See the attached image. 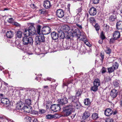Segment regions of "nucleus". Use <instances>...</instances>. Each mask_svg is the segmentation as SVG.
<instances>
[{"instance_id": "nucleus-1", "label": "nucleus", "mask_w": 122, "mask_h": 122, "mask_svg": "<svg viewBox=\"0 0 122 122\" xmlns=\"http://www.w3.org/2000/svg\"><path fill=\"white\" fill-rule=\"evenodd\" d=\"M73 109L72 106L70 104L63 107V116L66 117L70 115L72 112Z\"/></svg>"}, {"instance_id": "nucleus-2", "label": "nucleus", "mask_w": 122, "mask_h": 122, "mask_svg": "<svg viewBox=\"0 0 122 122\" xmlns=\"http://www.w3.org/2000/svg\"><path fill=\"white\" fill-rule=\"evenodd\" d=\"M78 99L75 97L72 96H70L68 98V101L69 102H72L71 105L72 107H74L77 109H80L81 107V105L80 103L78 101Z\"/></svg>"}, {"instance_id": "nucleus-3", "label": "nucleus", "mask_w": 122, "mask_h": 122, "mask_svg": "<svg viewBox=\"0 0 122 122\" xmlns=\"http://www.w3.org/2000/svg\"><path fill=\"white\" fill-rule=\"evenodd\" d=\"M45 37L44 34H41L38 36L35 37V43L36 45H39L41 42H45Z\"/></svg>"}, {"instance_id": "nucleus-4", "label": "nucleus", "mask_w": 122, "mask_h": 122, "mask_svg": "<svg viewBox=\"0 0 122 122\" xmlns=\"http://www.w3.org/2000/svg\"><path fill=\"white\" fill-rule=\"evenodd\" d=\"M23 43L25 45H32L33 41L32 37L24 36L22 39Z\"/></svg>"}, {"instance_id": "nucleus-5", "label": "nucleus", "mask_w": 122, "mask_h": 122, "mask_svg": "<svg viewBox=\"0 0 122 122\" xmlns=\"http://www.w3.org/2000/svg\"><path fill=\"white\" fill-rule=\"evenodd\" d=\"M100 81L98 79L95 80L93 82L94 86H92L91 90L93 92H96L98 89V86L100 85Z\"/></svg>"}, {"instance_id": "nucleus-6", "label": "nucleus", "mask_w": 122, "mask_h": 122, "mask_svg": "<svg viewBox=\"0 0 122 122\" xmlns=\"http://www.w3.org/2000/svg\"><path fill=\"white\" fill-rule=\"evenodd\" d=\"M113 38L110 39V41L111 43H113L115 40H116L120 37V33L118 31H115L113 33Z\"/></svg>"}, {"instance_id": "nucleus-7", "label": "nucleus", "mask_w": 122, "mask_h": 122, "mask_svg": "<svg viewBox=\"0 0 122 122\" xmlns=\"http://www.w3.org/2000/svg\"><path fill=\"white\" fill-rule=\"evenodd\" d=\"M51 32V28L49 26H44L42 29V32L44 35L49 34Z\"/></svg>"}, {"instance_id": "nucleus-8", "label": "nucleus", "mask_w": 122, "mask_h": 122, "mask_svg": "<svg viewBox=\"0 0 122 122\" xmlns=\"http://www.w3.org/2000/svg\"><path fill=\"white\" fill-rule=\"evenodd\" d=\"M51 109L52 111L56 112L59 111L61 108L59 104H53L52 105L51 107Z\"/></svg>"}, {"instance_id": "nucleus-9", "label": "nucleus", "mask_w": 122, "mask_h": 122, "mask_svg": "<svg viewBox=\"0 0 122 122\" xmlns=\"http://www.w3.org/2000/svg\"><path fill=\"white\" fill-rule=\"evenodd\" d=\"M58 101L60 105H64L68 102L67 99L65 96H63L61 99H59Z\"/></svg>"}, {"instance_id": "nucleus-10", "label": "nucleus", "mask_w": 122, "mask_h": 122, "mask_svg": "<svg viewBox=\"0 0 122 122\" xmlns=\"http://www.w3.org/2000/svg\"><path fill=\"white\" fill-rule=\"evenodd\" d=\"M118 94V91L116 90L113 89L111 91L110 96L114 98L116 97Z\"/></svg>"}, {"instance_id": "nucleus-11", "label": "nucleus", "mask_w": 122, "mask_h": 122, "mask_svg": "<svg viewBox=\"0 0 122 122\" xmlns=\"http://www.w3.org/2000/svg\"><path fill=\"white\" fill-rule=\"evenodd\" d=\"M56 15L58 17L61 18L63 17L64 15L63 10L61 9H59L57 10L56 12Z\"/></svg>"}, {"instance_id": "nucleus-12", "label": "nucleus", "mask_w": 122, "mask_h": 122, "mask_svg": "<svg viewBox=\"0 0 122 122\" xmlns=\"http://www.w3.org/2000/svg\"><path fill=\"white\" fill-rule=\"evenodd\" d=\"M22 110L25 112L29 113L32 112V108L30 106H25L22 108Z\"/></svg>"}, {"instance_id": "nucleus-13", "label": "nucleus", "mask_w": 122, "mask_h": 122, "mask_svg": "<svg viewBox=\"0 0 122 122\" xmlns=\"http://www.w3.org/2000/svg\"><path fill=\"white\" fill-rule=\"evenodd\" d=\"M72 34L73 36H77L78 38H79L81 35V32L78 29H75L74 30L73 29Z\"/></svg>"}, {"instance_id": "nucleus-14", "label": "nucleus", "mask_w": 122, "mask_h": 122, "mask_svg": "<svg viewBox=\"0 0 122 122\" xmlns=\"http://www.w3.org/2000/svg\"><path fill=\"white\" fill-rule=\"evenodd\" d=\"M27 29L30 34L31 36L35 34L36 30L34 26L31 25L29 26Z\"/></svg>"}, {"instance_id": "nucleus-15", "label": "nucleus", "mask_w": 122, "mask_h": 122, "mask_svg": "<svg viewBox=\"0 0 122 122\" xmlns=\"http://www.w3.org/2000/svg\"><path fill=\"white\" fill-rule=\"evenodd\" d=\"M90 116V113L87 111H85L83 114L82 116V119L85 120V121L87 120V119L89 118Z\"/></svg>"}, {"instance_id": "nucleus-16", "label": "nucleus", "mask_w": 122, "mask_h": 122, "mask_svg": "<svg viewBox=\"0 0 122 122\" xmlns=\"http://www.w3.org/2000/svg\"><path fill=\"white\" fill-rule=\"evenodd\" d=\"M97 12V11L95 8L92 7L89 10V13L91 15H95Z\"/></svg>"}, {"instance_id": "nucleus-17", "label": "nucleus", "mask_w": 122, "mask_h": 122, "mask_svg": "<svg viewBox=\"0 0 122 122\" xmlns=\"http://www.w3.org/2000/svg\"><path fill=\"white\" fill-rule=\"evenodd\" d=\"M1 101L2 103L5 106L8 105L7 106L9 105L10 102L8 99L4 98H1Z\"/></svg>"}, {"instance_id": "nucleus-18", "label": "nucleus", "mask_w": 122, "mask_h": 122, "mask_svg": "<svg viewBox=\"0 0 122 122\" xmlns=\"http://www.w3.org/2000/svg\"><path fill=\"white\" fill-rule=\"evenodd\" d=\"M51 36L52 39L54 40H56L59 37L58 34L55 31L52 32L51 33Z\"/></svg>"}, {"instance_id": "nucleus-19", "label": "nucleus", "mask_w": 122, "mask_h": 122, "mask_svg": "<svg viewBox=\"0 0 122 122\" xmlns=\"http://www.w3.org/2000/svg\"><path fill=\"white\" fill-rule=\"evenodd\" d=\"M113 112L112 109L110 108L106 109L105 111V114L107 116H110L113 113Z\"/></svg>"}, {"instance_id": "nucleus-20", "label": "nucleus", "mask_w": 122, "mask_h": 122, "mask_svg": "<svg viewBox=\"0 0 122 122\" xmlns=\"http://www.w3.org/2000/svg\"><path fill=\"white\" fill-rule=\"evenodd\" d=\"M81 13H77L75 17L74 21L75 23H78L80 22V18L81 15Z\"/></svg>"}, {"instance_id": "nucleus-21", "label": "nucleus", "mask_w": 122, "mask_h": 122, "mask_svg": "<svg viewBox=\"0 0 122 122\" xmlns=\"http://www.w3.org/2000/svg\"><path fill=\"white\" fill-rule=\"evenodd\" d=\"M44 7L46 9L49 8L51 6L50 2L48 0L45 1L43 5Z\"/></svg>"}, {"instance_id": "nucleus-22", "label": "nucleus", "mask_w": 122, "mask_h": 122, "mask_svg": "<svg viewBox=\"0 0 122 122\" xmlns=\"http://www.w3.org/2000/svg\"><path fill=\"white\" fill-rule=\"evenodd\" d=\"M6 34L7 37L10 38L13 37V32L11 30L8 31L7 32Z\"/></svg>"}, {"instance_id": "nucleus-23", "label": "nucleus", "mask_w": 122, "mask_h": 122, "mask_svg": "<svg viewBox=\"0 0 122 122\" xmlns=\"http://www.w3.org/2000/svg\"><path fill=\"white\" fill-rule=\"evenodd\" d=\"M116 27L118 29H122V21H119L117 23Z\"/></svg>"}, {"instance_id": "nucleus-24", "label": "nucleus", "mask_w": 122, "mask_h": 122, "mask_svg": "<svg viewBox=\"0 0 122 122\" xmlns=\"http://www.w3.org/2000/svg\"><path fill=\"white\" fill-rule=\"evenodd\" d=\"M24 34L25 36L29 37V36H31V35L28 29H25L24 30Z\"/></svg>"}, {"instance_id": "nucleus-25", "label": "nucleus", "mask_w": 122, "mask_h": 122, "mask_svg": "<svg viewBox=\"0 0 122 122\" xmlns=\"http://www.w3.org/2000/svg\"><path fill=\"white\" fill-rule=\"evenodd\" d=\"M70 29V27L68 25H66L64 27L63 29V31L65 33H67L68 34L67 32L69 31Z\"/></svg>"}, {"instance_id": "nucleus-26", "label": "nucleus", "mask_w": 122, "mask_h": 122, "mask_svg": "<svg viewBox=\"0 0 122 122\" xmlns=\"http://www.w3.org/2000/svg\"><path fill=\"white\" fill-rule=\"evenodd\" d=\"M24 119L27 122H30L31 120V117L28 116L24 117Z\"/></svg>"}, {"instance_id": "nucleus-27", "label": "nucleus", "mask_w": 122, "mask_h": 122, "mask_svg": "<svg viewBox=\"0 0 122 122\" xmlns=\"http://www.w3.org/2000/svg\"><path fill=\"white\" fill-rule=\"evenodd\" d=\"M59 37H60V39H63L65 36V33L62 31L60 32L58 34Z\"/></svg>"}, {"instance_id": "nucleus-28", "label": "nucleus", "mask_w": 122, "mask_h": 122, "mask_svg": "<svg viewBox=\"0 0 122 122\" xmlns=\"http://www.w3.org/2000/svg\"><path fill=\"white\" fill-rule=\"evenodd\" d=\"M56 115H57L56 114L53 115H52L51 114L48 115L46 116V119H50L51 118H55V117Z\"/></svg>"}, {"instance_id": "nucleus-29", "label": "nucleus", "mask_w": 122, "mask_h": 122, "mask_svg": "<svg viewBox=\"0 0 122 122\" xmlns=\"http://www.w3.org/2000/svg\"><path fill=\"white\" fill-rule=\"evenodd\" d=\"M84 103L85 105H89L91 103L90 100L88 98H86L85 99Z\"/></svg>"}, {"instance_id": "nucleus-30", "label": "nucleus", "mask_w": 122, "mask_h": 122, "mask_svg": "<svg viewBox=\"0 0 122 122\" xmlns=\"http://www.w3.org/2000/svg\"><path fill=\"white\" fill-rule=\"evenodd\" d=\"M118 64L117 62L114 63H113L112 65V66L113 68H114L115 70L117 69L118 67Z\"/></svg>"}, {"instance_id": "nucleus-31", "label": "nucleus", "mask_w": 122, "mask_h": 122, "mask_svg": "<svg viewBox=\"0 0 122 122\" xmlns=\"http://www.w3.org/2000/svg\"><path fill=\"white\" fill-rule=\"evenodd\" d=\"M98 118V114L96 113H93L92 115V118L94 120L97 119Z\"/></svg>"}, {"instance_id": "nucleus-32", "label": "nucleus", "mask_w": 122, "mask_h": 122, "mask_svg": "<svg viewBox=\"0 0 122 122\" xmlns=\"http://www.w3.org/2000/svg\"><path fill=\"white\" fill-rule=\"evenodd\" d=\"M22 32L20 31H19L17 32L16 36V38H20L22 37Z\"/></svg>"}, {"instance_id": "nucleus-33", "label": "nucleus", "mask_w": 122, "mask_h": 122, "mask_svg": "<svg viewBox=\"0 0 122 122\" xmlns=\"http://www.w3.org/2000/svg\"><path fill=\"white\" fill-rule=\"evenodd\" d=\"M116 18V15L114 14L110 16L109 17V20L111 21H112L114 20Z\"/></svg>"}, {"instance_id": "nucleus-34", "label": "nucleus", "mask_w": 122, "mask_h": 122, "mask_svg": "<svg viewBox=\"0 0 122 122\" xmlns=\"http://www.w3.org/2000/svg\"><path fill=\"white\" fill-rule=\"evenodd\" d=\"M90 22L93 25H94V24H95L96 21L93 17H92L90 18Z\"/></svg>"}, {"instance_id": "nucleus-35", "label": "nucleus", "mask_w": 122, "mask_h": 122, "mask_svg": "<svg viewBox=\"0 0 122 122\" xmlns=\"http://www.w3.org/2000/svg\"><path fill=\"white\" fill-rule=\"evenodd\" d=\"M0 122H10V121L8 119L4 118L2 117L0 118Z\"/></svg>"}, {"instance_id": "nucleus-36", "label": "nucleus", "mask_w": 122, "mask_h": 122, "mask_svg": "<svg viewBox=\"0 0 122 122\" xmlns=\"http://www.w3.org/2000/svg\"><path fill=\"white\" fill-rule=\"evenodd\" d=\"M107 70L109 73H111L114 71L115 69L113 68L112 66L107 68Z\"/></svg>"}, {"instance_id": "nucleus-37", "label": "nucleus", "mask_w": 122, "mask_h": 122, "mask_svg": "<svg viewBox=\"0 0 122 122\" xmlns=\"http://www.w3.org/2000/svg\"><path fill=\"white\" fill-rule=\"evenodd\" d=\"M82 92V91L81 89H78L77 92H76V97L77 96H79L81 95Z\"/></svg>"}, {"instance_id": "nucleus-38", "label": "nucleus", "mask_w": 122, "mask_h": 122, "mask_svg": "<svg viewBox=\"0 0 122 122\" xmlns=\"http://www.w3.org/2000/svg\"><path fill=\"white\" fill-rule=\"evenodd\" d=\"M25 103L26 105H28V106H30V105L31 104V100L29 99L26 100Z\"/></svg>"}, {"instance_id": "nucleus-39", "label": "nucleus", "mask_w": 122, "mask_h": 122, "mask_svg": "<svg viewBox=\"0 0 122 122\" xmlns=\"http://www.w3.org/2000/svg\"><path fill=\"white\" fill-rule=\"evenodd\" d=\"M105 51L106 54L109 55L111 53V50L109 48L107 47L106 50Z\"/></svg>"}, {"instance_id": "nucleus-40", "label": "nucleus", "mask_w": 122, "mask_h": 122, "mask_svg": "<svg viewBox=\"0 0 122 122\" xmlns=\"http://www.w3.org/2000/svg\"><path fill=\"white\" fill-rule=\"evenodd\" d=\"M41 26L40 25L37 26V32L38 34L39 35L41 34Z\"/></svg>"}, {"instance_id": "nucleus-41", "label": "nucleus", "mask_w": 122, "mask_h": 122, "mask_svg": "<svg viewBox=\"0 0 122 122\" xmlns=\"http://www.w3.org/2000/svg\"><path fill=\"white\" fill-rule=\"evenodd\" d=\"M95 28L96 30L97 31L99 30L100 29V26L97 23H96L94 25Z\"/></svg>"}, {"instance_id": "nucleus-42", "label": "nucleus", "mask_w": 122, "mask_h": 122, "mask_svg": "<svg viewBox=\"0 0 122 122\" xmlns=\"http://www.w3.org/2000/svg\"><path fill=\"white\" fill-rule=\"evenodd\" d=\"M101 71L102 74L107 72L106 69L104 67H103L101 69Z\"/></svg>"}, {"instance_id": "nucleus-43", "label": "nucleus", "mask_w": 122, "mask_h": 122, "mask_svg": "<svg viewBox=\"0 0 122 122\" xmlns=\"http://www.w3.org/2000/svg\"><path fill=\"white\" fill-rule=\"evenodd\" d=\"M113 84L115 86H118L119 85V83L118 81H114Z\"/></svg>"}, {"instance_id": "nucleus-44", "label": "nucleus", "mask_w": 122, "mask_h": 122, "mask_svg": "<svg viewBox=\"0 0 122 122\" xmlns=\"http://www.w3.org/2000/svg\"><path fill=\"white\" fill-rule=\"evenodd\" d=\"M100 36L102 39V40H104L105 39V36L103 31L101 32Z\"/></svg>"}, {"instance_id": "nucleus-45", "label": "nucleus", "mask_w": 122, "mask_h": 122, "mask_svg": "<svg viewBox=\"0 0 122 122\" xmlns=\"http://www.w3.org/2000/svg\"><path fill=\"white\" fill-rule=\"evenodd\" d=\"M105 81L106 82L111 81V79L110 77L109 76H107L105 78Z\"/></svg>"}, {"instance_id": "nucleus-46", "label": "nucleus", "mask_w": 122, "mask_h": 122, "mask_svg": "<svg viewBox=\"0 0 122 122\" xmlns=\"http://www.w3.org/2000/svg\"><path fill=\"white\" fill-rule=\"evenodd\" d=\"M106 122H114V120L112 118L107 119L106 121Z\"/></svg>"}, {"instance_id": "nucleus-47", "label": "nucleus", "mask_w": 122, "mask_h": 122, "mask_svg": "<svg viewBox=\"0 0 122 122\" xmlns=\"http://www.w3.org/2000/svg\"><path fill=\"white\" fill-rule=\"evenodd\" d=\"M39 113L42 114L45 112V111L43 109H40L39 111Z\"/></svg>"}, {"instance_id": "nucleus-48", "label": "nucleus", "mask_w": 122, "mask_h": 122, "mask_svg": "<svg viewBox=\"0 0 122 122\" xmlns=\"http://www.w3.org/2000/svg\"><path fill=\"white\" fill-rule=\"evenodd\" d=\"M39 11L40 12V14H46V12L44 10H39Z\"/></svg>"}, {"instance_id": "nucleus-49", "label": "nucleus", "mask_w": 122, "mask_h": 122, "mask_svg": "<svg viewBox=\"0 0 122 122\" xmlns=\"http://www.w3.org/2000/svg\"><path fill=\"white\" fill-rule=\"evenodd\" d=\"M109 27L108 26L106 25L104 28V30H105L106 31H107L109 30Z\"/></svg>"}, {"instance_id": "nucleus-50", "label": "nucleus", "mask_w": 122, "mask_h": 122, "mask_svg": "<svg viewBox=\"0 0 122 122\" xmlns=\"http://www.w3.org/2000/svg\"><path fill=\"white\" fill-rule=\"evenodd\" d=\"M100 56L102 58V59H101L102 61V62L104 58V53H101L100 54Z\"/></svg>"}, {"instance_id": "nucleus-51", "label": "nucleus", "mask_w": 122, "mask_h": 122, "mask_svg": "<svg viewBox=\"0 0 122 122\" xmlns=\"http://www.w3.org/2000/svg\"><path fill=\"white\" fill-rule=\"evenodd\" d=\"M92 2L94 4H97L99 3V0H92Z\"/></svg>"}, {"instance_id": "nucleus-52", "label": "nucleus", "mask_w": 122, "mask_h": 122, "mask_svg": "<svg viewBox=\"0 0 122 122\" xmlns=\"http://www.w3.org/2000/svg\"><path fill=\"white\" fill-rule=\"evenodd\" d=\"M82 11V9L81 7L78 8V9H77L76 10V12L77 13H81V12Z\"/></svg>"}, {"instance_id": "nucleus-53", "label": "nucleus", "mask_w": 122, "mask_h": 122, "mask_svg": "<svg viewBox=\"0 0 122 122\" xmlns=\"http://www.w3.org/2000/svg\"><path fill=\"white\" fill-rule=\"evenodd\" d=\"M14 25L17 26H20V25L18 23L16 22H15L13 23V24Z\"/></svg>"}, {"instance_id": "nucleus-54", "label": "nucleus", "mask_w": 122, "mask_h": 122, "mask_svg": "<svg viewBox=\"0 0 122 122\" xmlns=\"http://www.w3.org/2000/svg\"><path fill=\"white\" fill-rule=\"evenodd\" d=\"M33 113L35 114L38 115V112L36 111H33Z\"/></svg>"}, {"instance_id": "nucleus-55", "label": "nucleus", "mask_w": 122, "mask_h": 122, "mask_svg": "<svg viewBox=\"0 0 122 122\" xmlns=\"http://www.w3.org/2000/svg\"><path fill=\"white\" fill-rule=\"evenodd\" d=\"M84 43H85L86 45L89 46V43L88 42V41L86 40H85L84 41Z\"/></svg>"}, {"instance_id": "nucleus-56", "label": "nucleus", "mask_w": 122, "mask_h": 122, "mask_svg": "<svg viewBox=\"0 0 122 122\" xmlns=\"http://www.w3.org/2000/svg\"><path fill=\"white\" fill-rule=\"evenodd\" d=\"M13 19L12 18H9L8 21L9 23H11L12 22Z\"/></svg>"}, {"instance_id": "nucleus-57", "label": "nucleus", "mask_w": 122, "mask_h": 122, "mask_svg": "<svg viewBox=\"0 0 122 122\" xmlns=\"http://www.w3.org/2000/svg\"><path fill=\"white\" fill-rule=\"evenodd\" d=\"M30 6L31 8L33 9H35L36 7V6L34 4H31L30 5Z\"/></svg>"}, {"instance_id": "nucleus-58", "label": "nucleus", "mask_w": 122, "mask_h": 122, "mask_svg": "<svg viewBox=\"0 0 122 122\" xmlns=\"http://www.w3.org/2000/svg\"><path fill=\"white\" fill-rule=\"evenodd\" d=\"M86 36H83V37L81 38V40L82 41H84L85 40H86Z\"/></svg>"}, {"instance_id": "nucleus-59", "label": "nucleus", "mask_w": 122, "mask_h": 122, "mask_svg": "<svg viewBox=\"0 0 122 122\" xmlns=\"http://www.w3.org/2000/svg\"><path fill=\"white\" fill-rule=\"evenodd\" d=\"M103 40H102V39L101 40H99V42H98L100 44H102L103 42Z\"/></svg>"}, {"instance_id": "nucleus-60", "label": "nucleus", "mask_w": 122, "mask_h": 122, "mask_svg": "<svg viewBox=\"0 0 122 122\" xmlns=\"http://www.w3.org/2000/svg\"><path fill=\"white\" fill-rule=\"evenodd\" d=\"M75 114H73L71 116V117L72 119H73L75 117Z\"/></svg>"}, {"instance_id": "nucleus-61", "label": "nucleus", "mask_w": 122, "mask_h": 122, "mask_svg": "<svg viewBox=\"0 0 122 122\" xmlns=\"http://www.w3.org/2000/svg\"><path fill=\"white\" fill-rule=\"evenodd\" d=\"M33 122H38V121L37 119H35L33 120Z\"/></svg>"}, {"instance_id": "nucleus-62", "label": "nucleus", "mask_w": 122, "mask_h": 122, "mask_svg": "<svg viewBox=\"0 0 122 122\" xmlns=\"http://www.w3.org/2000/svg\"><path fill=\"white\" fill-rule=\"evenodd\" d=\"M120 107L122 109V100L120 101Z\"/></svg>"}, {"instance_id": "nucleus-63", "label": "nucleus", "mask_w": 122, "mask_h": 122, "mask_svg": "<svg viewBox=\"0 0 122 122\" xmlns=\"http://www.w3.org/2000/svg\"><path fill=\"white\" fill-rule=\"evenodd\" d=\"M77 26H78L79 28L80 29H81L82 28V26L81 25H80L79 24H76Z\"/></svg>"}, {"instance_id": "nucleus-64", "label": "nucleus", "mask_w": 122, "mask_h": 122, "mask_svg": "<svg viewBox=\"0 0 122 122\" xmlns=\"http://www.w3.org/2000/svg\"><path fill=\"white\" fill-rule=\"evenodd\" d=\"M46 79L47 80H49L50 81H52V79L50 78H47Z\"/></svg>"}]
</instances>
